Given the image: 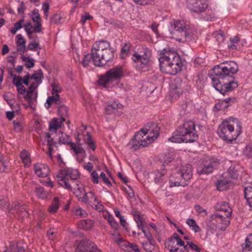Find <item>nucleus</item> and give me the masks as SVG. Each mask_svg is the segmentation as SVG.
Segmentation results:
<instances>
[{"label": "nucleus", "mask_w": 252, "mask_h": 252, "mask_svg": "<svg viewBox=\"0 0 252 252\" xmlns=\"http://www.w3.org/2000/svg\"><path fill=\"white\" fill-rule=\"evenodd\" d=\"M25 30L29 38H31V35L33 32V28L30 22L24 25Z\"/></svg>", "instance_id": "nucleus-48"}, {"label": "nucleus", "mask_w": 252, "mask_h": 252, "mask_svg": "<svg viewBox=\"0 0 252 252\" xmlns=\"http://www.w3.org/2000/svg\"><path fill=\"white\" fill-rule=\"evenodd\" d=\"M58 112L60 116L62 118L63 121H65V117L67 116L68 110L67 107L61 103L58 106Z\"/></svg>", "instance_id": "nucleus-33"}, {"label": "nucleus", "mask_w": 252, "mask_h": 252, "mask_svg": "<svg viewBox=\"0 0 252 252\" xmlns=\"http://www.w3.org/2000/svg\"><path fill=\"white\" fill-rule=\"evenodd\" d=\"M24 22V20H20L18 22L15 23L14 27L10 30V32L12 34H15L17 31L22 27V24Z\"/></svg>", "instance_id": "nucleus-43"}, {"label": "nucleus", "mask_w": 252, "mask_h": 252, "mask_svg": "<svg viewBox=\"0 0 252 252\" xmlns=\"http://www.w3.org/2000/svg\"><path fill=\"white\" fill-rule=\"evenodd\" d=\"M159 130L160 128L156 123H149L140 131L144 135L148 134L146 139L151 143L158 137Z\"/></svg>", "instance_id": "nucleus-12"}, {"label": "nucleus", "mask_w": 252, "mask_h": 252, "mask_svg": "<svg viewBox=\"0 0 252 252\" xmlns=\"http://www.w3.org/2000/svg\"><path fill=\"white\" fill-rule=\"evenodd\" d=\"M93 224L94 222L91 220H82L78 221L79 227L85 230L91 229Z\"/></svg>", "instance_id": "nucleus-24"}, {"label": "nucleus", "mask_w": 252, "mask_h": 252, "mask_svg": "<svg viewBox=\"0 0 252 252\" xmlns=\"http://www.w3.org/2000/svg\"><path fill=\"white\" fill-rule=\"evenodd\" d=\"M140 229H141L142 232L145 235V236L148 239V241H151L153 239V237L151 233L149 231H147L145 230L144 226L141 227Z\"/></svg>", "instance_id": "nucleus-62"}, {"label": "nucleus", "mask_w": 252, "mask_h": 252, "mask_svg": "<svg viewBox=\"0 0 252 252\" xmlns=\"http://www.w3.org/2000/svg\"><path fill=\"white\" fill-rule=\"evenodd\" d=\"M130 49V44L129 43H125V45L123 47L121 54L120 57L122 59H124L126 57Z\"/></svg>", "instance_id": "nucleus-44"}, {"label": "nucleus", "mask_w": 252, "mask_h": 252, "mask_svg": "<svg viewBox=\"0 0 252 252\" xmlns=\"http://www.w3.org/2000/svg\"><path fill=\"white\" fill-rule=\"evenodd\" d=\"M75 213L76 215L80 216L81 218H85L87 216V213L85 211L79 208H77L75 211Z\"/></svg>", "instance_id": "nucleus-54"}, {"label": "nucleus", "mask_w": 252, "mask_h": 252, "mask_svg": "<svg viewBox=\"0 0 252 252\" xmlns=\"http://www.w3.org/2000/svg\"><path fill=\"white\" fill-rule=\"evenodd\" d=\"M22 61L25 63V66L27 68H31L34 66V60L33 59H31L29 57H27L25 56H22L21 57Z\"/></svg>", "instance_id": "nucleus-36"}, {"label": "nucleus", "mask_w": 252, "mask_h": 252, "mask_svg": "<svg viewBox=\"0 0 252 252\" xmlns=\"http://www.w3.org/2000/svg\"><path fill=\"white\" fill-rule=\"evenodd\" d=\"M143 138L141 131H139L135 134L134 138L130 140L128 145L134 151L147 147L150 143L146 138Z\"/></svg>", "instance_id": "nucleus-13"}, {"label": "nucleus", "mask_w": 252, "mask_h": 252, "mask_svg": "<svg viewBox=\"0 0 252 252\" xmlns=\"http://www.w3.org/2000/svg\"><path fill=\"white\" fill-rule=\"evenodd\" d=\"M173 159L174 158L173 157V155L168 153L167 154H162L160 158V159L166 164L171 162Z\"/></svg>", "instance_id": "nucleus-39"}, {"label": "nucleus", "mask_w": 252, "mask_h": 252, "mask_svg": "<svg viewBox=\"0 0 252 252\" xmlns=\"http://www.w3.org/2000/svg\"><path fill=\"white\" fill-rule=\"evenodd\" d=\"M62 121L54 119L49 124V129L51 131L56 132L58 128L61 126Z\"/></svg>", "instance_id": "nucleus-31"}, {"label": "nucleus", "mask_w": 252, "mask_h": 252, "mask_svg": "<svg viewBox=\"0 0 252 252\" xmlns=\"http://www.w3.org/2000/svg\"><path fill=\"white\" fill-rule=\"evenodd\" d=\"M16 38L17 39L16 45L19 47L17 49V52H19L20 54L23 55L27 50L25 45L26 41L21 34L17 35Z\"/></svg>", "instance_id": "nucleus-19"}, {"label": "nucleus", "mask_w": 252, "mask_h": 252, "mask_svg": "<svg viewBox=\"0 0 252 252\" xmlns=\"http://www.w3.org/2000/svg\"><path fill=\"white\" fill-rule=\"evenodd\" d=\"M33 168L35 174L39 177H45L49 173V167L44 164L37 163L34 165Z\"/></svg>", "instance_id": "nucleus-17"}, {"label": "nucleus", "mask_w": 252, "mask_h": 252, "mask_svg": "<svg viewBox=\"0 0 252 252\" xmlns=\"http://www.w3.org/2000/svg\"><path fill=\"white\" fill-rule=\"evenodd\" d=\"M173 239L177 241V244L179 246H184V242L181 240L179 236L176 233H174L173 235L169 238V241L172 242Z\"/></svg>", "instance_id": "nucleus-45"}, {"label": "nucleus", "mask_w": 252, "mask_h": 252, "mask_svg": "<svg viewBox=\"0 0 252 252\" xmlns=\"http://www.w3.org/2000/svg\"><path fill=\"white\" fill-rule=\"evenodd\" d=\"M16 202H15L13 204V206L11 207H8L7 208V210H8V213L9 214H12V215H15L16 214L17 216H18V215L19 214H20V209H16L15 208V203Z\"/></svg>", "instance_id": "nucleus-49"}, {"label": "nucleus", "mask_w": 252, "mask_h": 252, "mask_svg": "<svg viewBox=\"0 0 252 252\" xmlns=\"http://www.w3.org/2000/svg\"><path fill=\"white\" fill-rule=\"evenodd\" d=\"M131 214L137 224V227L140 229L141 227L144 226V220L142 218L140 213L136 209H132Z\"/></svg>", "instance_id": "nucleus-22"}, {"label": "nucleus", "mask_w": 252, "mask_h": 252, "mask_svg": "<svg viewBox=\"0 0 252 252\" xmlns=\"http://www.w3.org/2000/svg\"><path fill=\"white\" fill-rule=\"evenodd\" d=\"M173 29L170 33L172 38L180 42L190 41L194 39V35L189 27L183 20H176L171 23Z\"/></svg>", "instance_id": "nucleus-6"}, {"label": "nucleus", "mask_w": 252, "mask_h": 252, "mask_svg": "<svg viewBox=\"0 0 252 252\" xmlns=\"http://www.w3.org/2000/svg\"><path fill=\"white\" fill-rule=\"evenodd\" d=\"M133 62L135 63V67L139 71L148 70L150 66L149 56L147 52L143 55L135 52L131 57Z\"/></svg>", "instance_id": "nucleus-11"}, {"label": "nucleus", "mask_w": 252, "mask_h": 252, "mask_svg": "<svg viewBox=\"0 0 252 252\" xmlns=\"http://www.w3.org/2000/svg\"><path fill=\"white\" fill-rule=\"evenodd\" d=\"M122 105L120 103L114 101L111 104H108L105 107V112L108 114H111L114 112V110L121 108Z\"/></svg>", "instance_id": "nucleus-27"}, {"label": "nucleus", "mask_w": 252, "mask_h": 252, "mask_svg": "<svg viewBox=\"0 0 252 252\" xmlns=\"http://www.w3.org/2000/svg\"><path fill=\"white\" fill-rule=\"evenodd\" d=\"M62 19V18L60 15L56 14L51 18L50 22L51 24H58L60 23Z\"/></svg>", "instance_id": "nucleus-51"}, {"label": "nucleus", "mask_w": 252, "mask_h": 252, "mask_svg": "<svg viewBox=\"0 0 252 252\" xmlns=\"http://www.w3.org/2000/svg\"><path fill=\"white\" fill-rule=\"evenodd\" d=\"M59 207V198L56 197L54 198L52 203L49 206L48 209V211L51 213H55L58 210Z\"/></svg>", "instance_id": "nucleus-34"}, {"label": "nucleus", "mask_w": 252, "mask_h": 252, "mask_svg": "<svg viewBox=\"0 0 252 252\" xmlns=\"http://www.w3.org/2000/svg\"><path fill=\"white\" fill-rule=\"evenodd\" d=\"M35 192L36 196L42 199H46L49 194L48 191L45 190L43 187H41L36 188Z\"/></svg>", "instance_id": "nucleus-30"}, {"label": "nucleus", "mask_w": 252, "mask_h": 252, "mask_svg": "<svg viewBox=\"0 0 252 252\" xmlns=\"http://www.w3.org/2000/svg\"><path fill=\"white\" fill-rule=\"evenodd\" d=\"M231 185V181L228 179L219 180L216 184L218 190L222 191L226 190Z\"/></svg>", "instance_id": "nucleus-20"}, {"label": "nucleus", "mask_w": 252, "mask_h": 252, "mask_svg": "<svg viewBox=\"0 0 252 252\" xmlns=\"http://www.w3.org/2000/svg\"><path fill=\"white\" fill-rule=\"evenodd\" d=\"M61 175L57 176L58 182L60 186L68 190L72 189L74 181L79 178L80 174L77 170L65 167L60 170Z\"/></svg>", "instance_id": "nucleus-9"}, {"label": "nucleus", "mask_w": 252, "mask_h": 252, "mask_svg": "<svg viewBox=\"0 0 252 252\" xmlns=\"http://www.w3.org/2000/svg\"><path fill=\"white\" fill-rule=\"evenodd\" d=\"M43 77V73L41 69L38 70V72L37 73H34L31 76H30L31 79H33L35 80H37L38 79H41V78Z\"/></svg>", "instance_id": "nucleus-56"}, {"label": "nucleus", "mask_w": 252, "mask_h": 252, "mask_svg": "<svg viewBox=\"0 0 252 252\" xmlns=\"http://www.w3.org/2000/svg\"><path fill=\"white\" fill-rule=\"evenodd\" d=\"M11 77H13V83L15 85H20L22 84L23 78L21 76H16V75H11Z\"/></svg>", "instance_id": "nucleus-53"}, {"label": "nucleus", "mask_w": 252, "mask_h": 252, "mask_svg": "<svg viewBox=\"0 0 252 252\" xmlns=\"http://www.w3.org/2000/svg\"><path fill=\"white\" fill-rule=\"evenodd\" d=\"M92 53L94 64L99 67L106 65L114 56L113 49L106 41H99L94 44Z\"/></svg>", "instance_id": "nucleus-3"}, {"label": "nucleus", "mask_w": 252, "mask_h": 252, "mask_svg": "<svg viewBox=\"0 0 252 252\" xmlns=\"http://www.w3.org/2000/svg\"><path fill=\"white\" fill-rule=\"evenodd\" d=\"M241 132V124L237 119L234 118H229L222 122L217 130L221 139L229 142L236 139Z\"/></svg>", "instance_id": "nucleus-5"}, {"label": "nucleus", "mask_w": 252, "mask_h": 252, "mask_svg": "<svg viewBox=\"0 0 252 252\" xmlns=\"http://www.w3.org/2000/svg\"><path fill=\"white\" fill-rule=\"evenodd\" d=\"M242 249L247 251H252V234H250L246 238L245 243L241 245Z\"/></svg>", "instance_id": "nucleus-32"}, {"label": "nucleus", "mask_w": 252, "mask_h": 252, "mask_svg": "<svg viewBox=\"0 0 252 252\" xmlns=\"http://www.w3.org/2000/svg\"><path fill=\"white\" fill-rule=\"evenodd\" d=\"M100 179L102 180L104 183L107 185L108 186H111V183L109 179L106 177L105 174L104 172H101L100 174Z\"/></svg>", "instance_id": "nucleus-55"}, {"label": "nucleus", "mask_w": 252, "mask_h": 252, "mask_svg": "<svg viewBox=\"0 0 252 252\" xmlns=\"http://www.w3.org/2000/svg\"><path fill=\"white\" fill-rule=\"evenodd\" d=\"M76 252H101L94 243L85 239L81 240L78 244Z\"/></svg>", "instance_id": "nucleus-14"}, {"label": "nucleus", "mask_w": 252, "mask_h": 252, "mask_svg": "<svg viewBox=\"0 0 252 252\" xmlns=\"http://www.w3.org/2000/svg\"><path fill=\"white\" fill-rule=\"evenodd\" d=\"M213 35L216 38L218 42L221 43L224 40V34L221 30L213 32Z\"/></svg>", "instance_id": "nucleus-41"}, {"label": "nucleus", "mask_w": 252, "mask_h": 252, "mask_svg": "<svg viewBox=\"0 0 252 252\" xmlns=\"http://www.w3.org/2000/svg\"><path fill=\"white\" fill-rule=\"evenodd\" d=\"M20 158L26 166L29 167L31 164V161L29 153L23 150L21 152Z\"/></svg>", "instance_id": "nucleus-29"}, {"label": "nucleus", "mask_w": 252, "mask_h": 252, "mask_svg": "<svg viewBox=\"0 0 252 252\" xmlns=\"http://www.w3.org/2000/svg\"><path fill=\"white\" fill-rule=\"evenodd\" d=\"M166 174V170L162 169L160 170H156L154 173V178L157 183H161L163 180L164 176Z\"/></svg>", "instance_id": "nucleus-25"}, {"label": "nucleus", "mask_w": 252, "mask_h": 252, "mask_svg": "<svg viewBox=\"0 0 252 252\" xmlns=\"http://www.w3.org/2000/svg\"><path fill=\"white\" fill-rule=\"evenodd\" d=\"M123 75L122 67L117 66L109 69L104 75L100 76L98 83L99 85L107 87L108 84L115 80L120 79Z\"/></svg>", "instance_id": "nucleus-10"}, {"label": "nucleus", "mask_w": 252, "mask_h": 252, "mask_svg": "<svg viewBox=\"0 0 252 252\" xmlns=\"http://www.w3.org/2000/svg\"><path fill=\"white\" fill-rule=\"evenodd\" d=\"M128 245H130V247L128 249L129 252H131L132 251H134L135 252H140L138 246L134 243L128 244Z\"/></svg>", "instance_id": "nucleus-64"}, {"label": "nucleus", "mask_w": 252, "mask_h": 252, "mask_svg": "<svg viewBox=\"0 0 252 252\" xmlns=\"http://www.w3.org/2000/svg\"><path fill=\"white\" fill-rule=\"evenodd\" d=\"M240 40V39L237 36H235L234 38L230 39V44H228V47L229 49H237V46L235 45Z\"/></svg>", "instance_id": "nucleus-46"}, {"label": "nucleus", "mask_w": 252, "mask_h": 252, "mask_svg": "<svg viewBox=\"0 0 252 252\" xmlns=\"http://www.w3.org/2000/svg\"><path fill=\"white\" fill-rule=\"evenodd\" d=\"M91 176L94 183L97 184L98 183V174L95 171H93L92 172L91 174Z\"/></svg>", "instance_id": "nucleus-63"}, {"label": "nucleus", "mask_w": 252, "mask_h": 252, "mask_svg": "<svg viewBox=\"0 0 252 252\" xmlns=\"http://www.w3.org/2000/svg\"><path fill=\"white\" fill-rule=\"evenodd\" d=\"M32 20L33 22L41 21L40 15L36 10H33L32 11Z\"/></svg>", "instance_id": "nucleus-60"}, {"label": "nucleus", "mask_w": 252, "mask_h": 252, "mask_svg": "<svg viewBox=\"0 0 252 252\" xmlns=\"http://www.w3.org/2000/svg\"><path fill=\"white\" fill-rule=\"evenodd\" d=\"M238 166L235 165H231L227 173L229 177L232 179H237L239 176V172L238 171Z\"/></svg>", "instance_id": "nucleus-23"}, {"label": "nucleus", "mask_w": 252, "mask_h": 252, "mask_svg": "<svg viewBox=\"0 0 252 252\" xmlns=\"http://www.w3.org/2000/svg\"><path fill=\"white\" fill-rule=\"evenodd\" d=\"M15 208L16 209H20V214H19L17 216L18 217L21 218L22 219H24L28 217L29 214L26 211V209L24 204H22L19 202H16Z\"/></svg>", "instance_id": "nucleus-26"}, {"label": "nucleus", "mask_w": 252, "mask_h": 252, "mask_svg": "<svg viewBox=\"0 0 252 252\" xmlns=\"http://www.w3.org/2000/svg\"><path fill=\"white\" fill-rule=\"evenodd\" d=\"M39 45L38 43H36L35 41H33L29 44L28 49L32 51L35 50V49L37 47H38L39 49H40V47H39Z\"/></svg>", "instance_id": "nucleus-58"}, {"label": "nucleus", "mask_w": 252, "mask_h": 252, "mask_svg": "<svg viewBox=\"0 0 252 252\" xmlns=\"http://www.w3.org/2000/svg\"><path fill=\"white\" fill-rule=\"evenodd\" d=\"M194 209L198 213H204L205 216L207 215V211L205 209H204L200 205H195Z\"/></svg>", "instance_id": "nucleus-59"}, {"label": "nucleus", "mask_w": 252, "mask_h": 252, "mask_svg": "<svg viewBox=\"0 0 252 252\" xmlns=\"http://www.w3.org/2000/svg\"><path fill=\"white\" fill-rule=\"evenodd\" d=\"M189 3L190 10L196 13L203 12L208 6L204 0H190Z\"/></svg>", "instance_id": "nucleus-15"}, {"label": "nucleus", "mask_w": 252, "mask_h": 252, "mask_svg": "<svg viewBox=\"0 0 252 252\" xmlns=\"http://www.w3.org/2000/svg\"><path fill=\"white\" fill-rule=\"evenodd\" d=\"M92 207L96 211L99 212L103 211L104 209V206L100 202H99L98 200L97 201H95L94 203L93 204Z\"/></svg>", "instance_id": "nucleus-52"}, {"label": "nucleus", "mask_w": 252, "mask_h": 252, "mask_svg": "<svg viewBox=\"0 0 252 252\" xmlns=\"http://www.w3.org/2000/svg\"><path fill=\"white\" fill-rule=\"evenodd\" d=\"M112 227L114 229H117L119 227L118 223L115 221L113 217L109 213H108V216L105 217Z\"/></svg>", "instance_id": "nucleus-38"}, {"label": "nucleus", "mask_w": 252, "mask_h": 252, "mask_svg": "<svg viewBox=\"0 0 252 252\" xmlns=\"http://www.w3.org/2000/svg\"><path fill=\"white\" fill-rule=\"evenodd\" d=\"M192 176L191 165L188 164L182 166L179 170L171 174L169 177L170 187H185L191 178Z\"/></svg>", "instance_id": "nucleus-7"}, {"label": "nucleus", "mask_w": 252, "mask_h": 252, "mask_svg": "<svg viewBox=\"0 0 252 252\" xmlns=\"http://www.w3.org/2000/svg\"><path fill=\"white\" fill-rule=\"evenodd\" d=\"M198 138V135L195 129V125L192 121L185 122L179 127L176 133L168 138L172 143L193 142Z\"/></svg>", "instance_id": "nucleus-4"}, {"label": "nucleus", "mask_w": 252, "mask_h": 252, "mask_svg": "<svg viewBox=\"0 0 252 252\" xmlns=\"http://www.w3.org/2000/svg\"><path fill=\"white\" fill-rule=\"evenodd\" d=\"M59 141L65 144H70L71 142L70 136L63 132L61 133V136H60Z\"/></svg>", "instance_id": "nucleus-42"}, {"label": "nucleus", "mask_w": 252, "mask_h": 252, "mask_svg": "<svg viewBox=\"0 0 252 252\" xmlns=\"http://www.w3.org/2000/svg\"><path fill=\"white\" fill-rule=\"evenodd\" d=\"M187 223L190 227H192V230L195 232H198L200 231V228L196 224V221L192 219H189L186 221Z\"/></svg>", "instance_id": "nucleus-35"}, {"label": "nucleus", "mask_w": 252, "mask_h": 252, "mask_svg": "<svg viewBox=\"0 0 252 252\" xmlns=\"http://www.w3.org/2000/svg\"><path fill=\"white\" fill-rule=\"evenodd\" d=\"M58 231L54 227H52L47 231V237L50 240H54L57 237Z\"/></svg>", "instance_id": "nucleus-40"}, {"label": "nucleus", "mask_w": 252, "mask_h": 252, "mask_svg": "<svg viewBox=\"0 0 252 252\" xmlns=\"http://www.w3.org/2000/svg\"><path fill=\"white\" fill-rule=\"evenodd\" d=\"M215 209L220 212L212 215V220H215L219 223L228 225L230 222L229 217L232 213V209L228 204L224 201L218 202L215 205Z\"/></svg>", "instance_id": "nucleus-8"}, {"label": "nucleus", "mask_w": 252, "mask_h": 252, "mask_svg": "<svg viewBox=\"0 0 252 252\" xmlns=\"http://www.w3.org/2000/svg\"><path fill=\"white\" fill-rule=\"evenodd\" d=\"M71 149L73 150L76 154H81L82 151V149L80 147L81 144H79L77 146L75 143L71 142L70 143Z\"/></svg>", "instance_id": "nucleus-50"}, {"label": "nucleus", "mask_w": 252, "mask_h": 252, "mask_svg": "<svg viewBox=\"0 0 252 252\" xmlns=\"http://www.w3.org/2000/svg\"><path fill=\"white\" fill-rule=\"evenodd\" d=\"M92 60L93 61V53L91 52V54L86 55L82 63L84 67H87L89 65V62Z\"/></svg>", "instance_id": "nucleus-47"}, {"label": "nucleus", "mask_w": 252, "mask_h": 252, "mask_svg": "<svg viewBox=\"0 0 252 252\" xmlns=\"http://www.w3.org/2000/svg\"><path fill=\"white\" fill-rule=\"evenodd\" d=\"M239 70L238 64L233 61L223 62L215 66L208 74L214 87L223 95L232 92L238 87L233 75Z\"/></svg>", "instance_id": "nucleus-1"}, {"label": "nucleus", "mask_w": 252, "mask_h": 252, "mask_svg": "<svg viewBox=\"0 0 252 252\" xmlns=\"http://www.w3.org/2000/svg\"><path fill=\"white\" fill-rule=\"evenodd\" d=\"M219 164V162L218 160L212 161L208 164L204 165V166L201 168L200 170H198L199 174H207L212 173L214 169L216 168Z\"/></svg>", "instance_id": "nucleus-18"}, {"label": "nucleus", "mask_w": 252, "mask_h": 252, "mask_svg": "<svg viewBox=\"0 0 252 252\" xmlns=\"http://www.w3.org/2000/svg\"><path fill=\"white\" fill-rule=\"evenodd\" d=\"M52 96L48 97L45 106L47 108H49L52 104L59 105L61 103L60 101V96L58 94L59 91L58 88L59 87L58 85L53 84L52 86Z\"/></svg>", "instance_id": "nucleus-16"}, {"label": "nucleus", "mask_w": 252, "mask_h": 252, "mask_svg": "<svg viewBox=\"0 0 252 252\" xmlns=\"http://www.w3.org/2000/svg\"><path fill=\"white\" fill-rule=\"evenodd\" d=\"M158 60L160 70L166 74L175 75L181 71L183 66L180 56L169 47L161 51Z\"/></svg>", "instance_id": "nucleus-2"}, {"label": "nucleus", "mask_w": 252, "mask_h": 252, "mask_svg": "<svg viewBox=\"0 0 252 252\" xmlns=\"http://www.w3.org/2000/svg\"><path fill=\"white\" fill-rule=\"evenodd\" d=\"M244 192L245 198L250 208L252 209V187H247L245 189Z\"/></svg>", "instance_id": "nucleus-28"}, {"label": "nucleus", "mask_w": 252, "mask_h": 252, "mask_svg": "<svg viewBox=\"0 0 252 252\" xmlns=\"http://www.w3.org/2000/svg\"><path fill=\"white\" fill-rule=\"evenodd\" d=\"M118 244L121 247V248L125 251H128V249L130 247V245L128 244H131L126 241L124 240L121 238L117 239L116 240Z\"/></svg>", "instance_id": "nucleus-37"}, {"label": "nucleus", "mask_w": 252, "mask_h": 252, "mask_svg": "<svg viewBox=\"0 0 252 252\" xmlns=\"http://www.w3.org/2000/svg\"><path fill=\"white\" fill-rule=\"evenodd\" d=\"M35 25L33 28V32H39L41 31V24L40 21H37L34 22Z\"/></svg>", "instance_id": "nucleus-61"}, {"label": "nucleus", "mask_w": 252, "mask_h": 252, "mask_svg": "<svg viewBox=\"0 0 252 252\" xmlns=\"http://www.w3.org/2000/svg\"><path fill=\"white\" fill-rule=\"evenodd\" d=\"M91 136L90 134H88V138H87V141L88 145H89V147L93 151H94L96 147L95 143L91 141Z\"/></svg>", "instance_id": "nucleus-57"}, {"label": "nucleus", "mask_w": 252, "mask_h": 252, "mask_svg": "<svg viewBox=\"0 0 252 252\" xmlns=\"http://www.w3.org/2000/svg\"><path fill=\"white\" fill-rule=\"evenodd\" d=\"M71 185L73 187H72L71 190H73V193L77 197L80 196L85 191L83 185L78 181H77L73 185L71 184Z\"/></svg>", "instance_id": "nucleus-21"}]
</instances>
